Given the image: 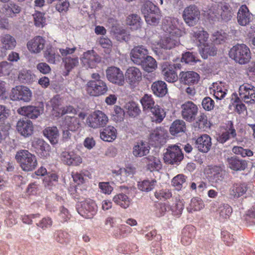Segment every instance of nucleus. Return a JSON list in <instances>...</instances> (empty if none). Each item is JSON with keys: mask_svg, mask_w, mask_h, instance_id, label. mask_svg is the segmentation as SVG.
I'll use <instances>...</instances> for the list:
<instances>
[{"mask_svg": "<svg viewBox=\"0 0 255 255\" xmlns=\"http://www.w3.org/2000/svg\"><path fill=\"white\" fill-rule=\"evenodd\" d=\"M82 64L87 68H93L100 62L99 56L93 50H88L83 53L81 58Z\"/></svg>", "mask_w": 255, "mask_h": 255, "instance_id": "ddd939ff", "label": "nucleus"}, {"mask_svg": "<svg viewBox=\"0 0 255 255\" xmlns=\"http://www.w3.org/2000/svg\"><path fill=\"white\" fill-rule=\"evenodd\" d=\"M195 144L199 151L207 153L212 145L211 138L207 134H202L197 138Z\"/></svg>", "mask_w": 255, "mask_h": 255, "instance_id": "f3484780", "label": "nucleus"}, {"mask_svg": "<svg viewBox=\"0 0 255 255\" xmlns=\"http://www.w3.org/2000/svg\"><path fill=\"white\" fill-rule=\"evenodd\" d=\"M17 131L24 137H29L33 132L34 127L32 122L28 120H20L16 124Z\"/></svg>", "mask_w": 255, "mask_h": 255, "instance_id": "4468645a", "label": "nucleus"}, {"mask_svg": "<svg viewBox=\"0 0 255 255\" xmlns=\"http://www.w3.org/2000/svg\"><path fill=\"white\" fill-rule=\"evenodd\" d=\"M181 149L176 145L169 146L164 154V162L170 164H178L183 159Z\"/></svg>", "mask_w": 255, "mask_h": 255, "instance_id": "20e7f679", "label": "nucleus"}, {"mask_svg": "<svg viewBox=\"0 0 255 255\" xmlns=\"http://www.w3.org/2000/svg\"><path fill=\"white\" fill-rule=\"evenodd\" d=\"M236 131L231 123L230 128L225 132H223L218 137V141L224 143L231 138H235L236 136Z\"/></svg>", "mask_w": 255, "mask_h": 255, "instance_id": "8fccbe9b", "label": "nucleus"}, {"mask_svg": "<svg viewBox=\"0 0 255 255\" xmlns=\"http://www.w3.org/2000/svg\"><path fill=\"white\" fill-rule=\"evenodd\" d=\"M63 61L65 63V67L68 72L77 66L79 63L78 57H67L64 58Z\"/></svg>", "mask_w": 255, "mask_h": 255, "instance_id": "680f3d73", "label": "nucleus"}, {"mask_svg": "<svg viewBox=\"0 0 255 255\" xmlns=\"http://www.w3.org/2000/svg\"><path fill=\"white\" fill-rule=\"evenodd\" d=\"M229 56L240 64L248 63L251 58L250 48L244 44H238L234 46L229 51Z\"/></svg>", "mask_w": 255, "mask_h": 255, "instance_id": "7ed1b4c3", "label": "nucleus"}, {"mask_svg": "<svg viewBox=\"0 0 255 255\" xmlns=\"http://www.w3.org/2000/svg\"><path fill=\"white\" fill-rule=\"evenodd\" d=\"M200 53L204 59L208 58V55L214 56L217 53V48L212 43L206 42L201 46Z\"/></svg>", "mask_w": 255, "mask_h": 255, "instance_id": "72a5a7b5", "label": "nucleus"}, {"mask_svg": "<svg viewBox=\"0 0 255 255\" xmlns=\"http://www.w3.org/2000/svg\"><path fill=\"white\" fill-rule=\"evenodd\" d=\"M145 159L147 168L150 171L159 170L161 169L162 165L159 158L148 156Z\"/></svg>", "mask_w": 255, "mask_h": 255, "instance_id": "a19ab883", "label": "nucleus"}, {"mask_svg": "<svg viewBox=\"0 0 255 255\" xmlns=\"http://www.w3.org/2000/svg\"><path fill=\"white\" fill-rule=\"evenodd\" d=\"M132 231L130 227L126 225H121L114 230L113 236L116 239L126 238L132 232Z\"/></svg>", "mask_w": 255, "mask_h": 255, "instance_id": "c9c22d12", "label": "nucleus"}, {"mask_svg": "<svg viewBox=\"0 0 255 255\" xmlns=\"http://www.w3.org/2000/svg\"><path fill=\"white\" fill-rule=\"evenodd\" d=\"M193 36L200 43V46L208 42L209 35L203 29H195L193 31Z\"/></svg>", "mask_w": 255, "mask_h": 255, "instance_id": "49530a36", "label": "nucleus"}, {"mask_svg": "<svg viewBox=\"0 0 255 255\" xmlns=\"http://www.w3.org/2000/svg\"><path fill=\"white\" fill-rule=\"evenodd\" d=\"M178 37L170 34L169 36L164 37L161 39L158 44L162 48L170 49L178 44Z\"/></svg>", "mask_w": 255, "mask_h": 255, "instance_id": "c756f323", "label": "nucleus"}, {"mask_svg": "<svg viewBox=\"0 0 255 255\" xmlns=\"http://www.w3.org/2000/svg\"><path fill=\"white\" fill-rule=\"evenodd\" d=\"M151 89L153 94L156 96H165L167 94V85L162 81L154 82L152 84Z\"/></svg>", "mask_w": 255, "mask_h": 255, "instance_id": "4c0bfd02", "label": "nucleus"}, {"mask_svg": "<svg viewBox=\"0 0 255 255\" xmlns=\"http://www.w3.org/2000/svg\"><path fill=\"white\" fill-rule=\"evenodd\" d=\"M181 114L183 119L189 122L194 121L198 113V108L192 102H185L181 106Z\"/></svg>", "mask_w": 255, "mask_h": 255, "instance_id": "6e6552de", "label": "nucleus"}, {"mask_svg": "<svg viewBox=\"0 0 255 255\" xmlns=\"http://www.w3.org/2000/svg\"><path fill=\"white\" fill-rule=\"evenodd\" d=\"M124 109L127 116L131 118H136L141 113L138 104L133 101L127 103L124 106Z\"/></svg>", "mask_w": 255, "mask_h": 255, "instance_id": "a878e982", "label": "nucleus"}, {"mask_svg": "<svg viewBox=\"0 0 255 255\" xmlns=\"http://www.w3.org/2000/svg\"><path fill=\"white\" fill-rule=\"evenodd\" d=\"M45 43L44 39L41 36H37L29 41L27 46L31 52L38 53L44 48Z\"/></svg>", "mask_w": 255, "mask_h": 255, "instance_id": "a211bd4d", "label": "nucleus"}, {"mask_svg": "<svg viewBox=\"0 0 255 255\" xmlns=\"http://www.w3.org/2000/svg\"><path fill=\"white\" fill-rule=\"evenodd\" d=\"M237 18L239 25L246 26L252 20L253 14L246 5H242L239 9Z\"/></svg>", "mask_w": 255, "mask_h": 255, "instance_id": "2eb2a0df", "label": "nucleus"}, {"mask_svg": "<svg viewBox=\"0 0 255 255\" xmlns=\"http://www.w3.org/2000/svg\"><path fill=\"white\" fill-rule=\"evenodd\" d=\"M78 212L85 218H92L96 213L95 203L91 200L82 202L81 207L78 209Z\"/></svg>", "mask_w": 255, "mask_h": 255, "instance_id": "9d476101", "label": "nucleus"}, {"mask_svg": "<svg viewBox=\"0 0 255 255\" xmlns=\"http://www.w3.org/2000/svg\"><path fill=\"white\" fill-rule=\"evenodd\" d=\"M165 134V130L160 127L154 129L149 135L150 144L155 146L161 144L164 141Z\"/></svg>", "mask_w": 255, "mask_h": 255, "instance_id": "412c9836", "label": "nucleus"}, {"mask_svg": "<svg viewBox=\"0 0 255 255\" xmlns=\"http://www.w3.org/2000/svg\"><path fill=\"white\" fill-rule=\"evenodd\" d=\"M36 152L41 157L46 158L49 156L50 146L42 139H37L33 143Z\"/></svg>", "mask_w": 255, "mask_h": 255, "instance_id": "5701e85b", "label": "nucleus"}, {"mask_svg": "<svg viewBox=\"0 0 255 255\" xmlns=\"http://www.w3.org/2000/svg\"><path fill=\"white\" fill-rule=\"evenodd\" d=\"M144 17L145 18L146 22L151 25H155L157 24L161 18L160 13H151L148 15H144Z\"/></svg>", "mask_w": 255, "mask_h": 255, "instance_id": "774afa93", "label": "nucleus"}, {"mask_svg": "<svg viewBox=\"0 0 255 255\" xmlns=\"http://www.w3.org/2000/svg\"><path fill=\"white\" fill-rule=\"evenodd\" d=\"M113 200L117 205L125 209L128 207L130 203L129 198L126 195L123 193L115 195Z\"/></svg>", "mask_w": 255, "mask_h": 255, "instance_id": "a18cd8bd", "label": "nucleus"}, {"mask_svg": "<svg viewBox=\"0 0 255 255\" xmlns=\"http://www.w3.org/2000/svg\"><path fill=\"white\" fill-rule=\"evenodd\" d=\"M156 181L155 179L144 180L138 183V189L144 192H149L151 191L155 187Z\"/></svg>", "mask_w": 255, "mask_h": 255, "instance_id": "603ef678", "label": "nucleus"}, {"mask_svg": "<svg viewBox=\"0 0 255 255\" xmlns=\"http://www.w3.org/2000/svg\"><path fill=\"white\" fill-rule=\"evenodd\" d=\"M15 159L21 169L25 171H31L37 165L36 156L27 150H20L16 152Z\"/></svg>", "mask_w": 255, "mask_h": 255, "instance_id": "f03ea898", "label": "nucleus"}, {"mask_svg": "<svg viewBox=\"0 0 255 255\" xmlns=\"http://www.w3.org/2000/svg\"><path fill=\"white\" fill-rule=\"evenodd\" d=\"M71 217V214L67 209L62 206L60 208V213L58 216V219L61 223L67 222Z\"/></svg>", "mask_w": 255, "mask_h": 255, "instance_id": "338daca9", "label": "nucleus"}, {"mask_svg": "<svg viewBox=\"0 0 255 255\" xmlns=\"http://www.w3.org/2000/svg\"><path fill=\"white\" fill-rule=\"evenodd\" d=\"M142 13L144 15H148L151 13H160L159 9L153 3L150 1L145 2L141 7Z\"/></svg>", "mask_w": 255, "mask_h": 255, "instance_id": "864d4df0", "label": "nucleus"}, {"mask_svg": "<svg viewBox=\"0 0 255 255\" xmlns=\"http://www.w3.org/2000/svg\"><path fill=\"white\" fill-rule=\"evenodd\" d=\"M108 122V117L99 110L94 112L86 119V123L88 126L94 128L104 127Z\"/></svg>", "mask_w": 255, "mask_h": 255, "instance_id": "423d86ee", "label": "nucleus"}, {"mask_svg": "<svg viewBox=\"0 0 255 255\" xmlns=\"http://www.w3.org/2000/svg\"><path fill=\"white\" fill-rule=\"evenodd\" d=\"M185 123L181 120H176L171 124L169 131L173 135H176L180 133H184L186 130Z\"/></svg>", "mask_w": 255, "mask_h": 255, "instance_id": "f704fd0d", "label": "nucleus"}, {"mask_svg": "<svg viewBox=\"0 0 255 255\" xmlns=\"http://www.w3.org/2000/svg\"><path fill=\"white\" fill-rule=\"evenodd\" d=\"M71 175L74 182L78 185H81L85 182L86 180L85 177L90 178L91 175L88 171L83 170L79 172H72Z\"/></svg>", "mask_w": 255, "mask_h": 255, "instance_id": "58836bf2", "label": "nucleus"}, {"mask_svg": "<svg viewBox=\"0 0 255 255\" xmlns=\"http://www.w3.org/2000/svg\"><path fill=\"white\" fill-rule=\"evenodd\" d=\"M139 65H141L143 69L147 72H153L157 66L156 60L149 55Z\"/></svg>", "mask_w": 255, "mask_h": 255, "instance_id": "ea45409f", "label": "nucleus"}, {"mask_svg": "<svg viewBox=\"0 0 255 255\" xmlns=\"http://www.w3.org/2000/svg\"><path fill=\"white\" fill-rule=\"evenodd\" d=\"M13 96H31L30 89L26 86H17L11 90Z\"/></svg>", "mask_w": 255, "mask_h": 255, "instance_id": "13d9d810", "label": "nucleus"}, {"mask_svg": "<svg viewBox=\"0 0 255 255\" xmlns=\"http://www.w3.org/2000/svg\"><path fill=\"white\" fill-rule=\"evenodd\" d=\"M0 41L2 45L1 48L6 52L7 50H11L15 48L16 41L15 38L8 34H5L0 37Z\"/></svg>", "mask_w": 255, "mask_h": 255, "instance_id": "cd10ccee", "label": "nucleus"}, {"mask_svg": "<svg viewBox=\"0 0 255 255\" xmlns=\"http://www.w3.org/2000/svg\"><path fill=\"white\" fill-rule=\"evenodd\" d=\"M195 124V127L203 130H206L211 126L210 121H208L207 116L204 113L201 114L198 117Z\"/></svg>", "mask_w": 255, "mask_h": 255, "instance_id": "c03bdc74", "label": "nucleus"}, {"mask_svg": "<svg viewBox=\"0 0 255 255\" xmlns=\"http://www.w3.org/2000/svg\"><path fill=\"white\" fill-rule=\"evenodd\" d=\"M43 133L51 144H54L58 142L59 131L56 127H47L43 130Z\"/></svg>", "mask_w": 255, "mask_h": 255, "instance_id": "2f4dec72", "label": "nucleus"}, {"mask_svg": "<svg viewBox=\"0 0 255 255\" xmlns=\"http://www.w3.org/2000/svg\"><path fill=\"white\" fill-rule=\"evenodd\" d=\"M18 78L22 83H31L34 81L35 75L30 70L23 69L19 71Z\"/></svg>", "mask_w": 255, "mask_h": 255, "instance_id": "de8ad7c7", "label": "nucleus"}, {"mask_svg": "<svg viewBox=\"0 0 255 255\" xmlns=\"http://www.w3.org/2000/svg\"><path fill=\"white\" fill-rule=\"evenodd\" d=\"M200 11L197 6L191 4L185 7L182 17L185 22L189 26L196 25L200 19Z\"/></svg>", "mask_w": 255, "mask_h": 255, "instance_id": "39448f33", "label": "nucleus"}, {"mask_svg": "<svg viewBox=\"0 0 255 255\" xmlns=\"http://www.w3.org/2000/svg\"><path fill=\"white\" fill-rule=\"evenodd\" d=\"M206 12L209 19L213 20L221 19L225 22L230 21L233 15L232 7L226 2H221L212 6Z\"/></svg>", "mask_w": 255, "mask_h": 255, "instance_id": "f257e3e1", "label": "nucleus"}, {"mask_svg": "<svg viewBox=\"0 0 255 255\" xmlns=\"http://www.w3.org/2000/svg\"><path fill=\"white\" fill-rule=\"evenodd\" d=\"M227 90L221 83H214L209 88L210 94L213 96H225Z\"/></svg>", "mask_w": 255, "mask_h": 255, "instance_id": "09e8293b", "label": "nucleus"}, {"mask_svg": "<svg viewBox=\"0 0 255 255\" xmlns=\"http://www.w3.org/2000/svg\"><path fill=\"white\" fill-rule=\"evenodd\" d=\"M62 126L65 129L75 131L80 128L81 123L79 119L77 117L66 116L62 122Z\"/></svg>", "mask_w": 255, "mask_h": 255, "instance_id": "b1692460", "label": "nucleus"}, {"mask_svg": "<svg viewBox=\"0 0 255 255\" xmlns=\"http://www.w3.org/2000/svg\"><path fill=\"white\" fill-rule=\"evenodd\" d=\"M119 171L120 173L117 175V179L119 178L122 182H124L126 180L125 178L122 179L121 176H124V177L131 176L135 172V169L132 167H127L126 168L120 169Z\"/></svg>", "mask_w": 255, "mask_h": 255, "instance_id": "69168bd1", "label": "nucleus"}, {"mask_svg": "<svg viewBox=\"0 0 255 255\" xmlns=\"http://www.w3.org/2000/svg\"><path fill=\"white\" fill-rule=\"evenodd\" d=\"M148 50L143 45L134 46L130 53L131 61L136 65H139L148 56Z\"/></svg>", "mask_w": 255, "mask_h": 255, "instance_id": "1a4fd4ad", "label": "nucleus"}, {"mask_svg": "<svg viewBox=\"0 0 255 255\" xmlns=\"http://www.w3.org/2000/svg\"><path fill=\"white\" fill-rule=\"evenodd\" d=\"M232 212V208L227 204H221L217 210L219 220L221 221H225L229 219Z\"/></svg>", "mask_w": 255, "mask_h": 255, "instance_id": "473e14b6", "label": "nucleus"}, {"mask_svg": "<svg viewBox=\"0 0 255 255\" xmlns=\"http://www.w3.org/2000/svg\"><path fill=\"white\" fill-rule=\"evenodd\" d=\"M196 230L192 225L186 226L182 231L181 243L184 246L189 245L196 236Z\"/></svg>", "mask_w": 255, "mask_h": 255, "instance_id": "dca6fc26", "label": "nucleus"}, {"mask_svg": "<svg viewBox=\"0 0 255 255\" xmlns=\"http://www.w3.org/2000/svg\"><path fill=\"white\" fill-rule=\"evenodd\" d=\"M117 137L116 129L113 126H108L100 132L101 138L105 141L112 142Z\"/></svg>", "mask_w": 255, "mask_h": 255, "instance_id": "7c9ffc66", "label": "nucleus"}, {"mask_svg": "<svg viewBox=\"0 0 255 255\" xmlns=\"http://www.w3.org/2000/svg\"><path fill=\"white\" fill-rule=\"evenodd\" d=\"M151 112L153 116L152 117V121L156 123H161L165 117V113L164 110L158 106H154L151 109Z\"/></svg>", "mask_w": 255, "mask_h": 255, "instance_id": "3c124183", "label": "nucleus"}, {"mask_svg": "<svg viewBox=\"0 0 255 255\" xmlns=\"http://www.w3.org/2000/svg\"><path fill=\"white\" fill-rule=\"evenodd\" d=\"M232 151L235 154L240 155L243 157H250L254 155L252 150L249 149H245L241 146H234Z\"/></svg>", "mask_w": 255, "mask_h": 255, "instance_id": "0e129e2a", "label": "nucleus"}, {"mask_svg": "<svg viewBox=\"0 0 255 255\" xmlns=\"http://www.w3.org/2000/svg\"><path fill=\"white\" fill-rule=\"evenodd\" d=\"M186 177L183 174H178L172 180V185L177 190L181 189L183 184L186 182Z\"/></svg>", "mask_w": 255, "mask_h": 255, "instance_id": "052dcab7", "label": "nucleus"}, {"mask_svg": "<svg viewBox=\"0 0 255 255\" xmlns=\"http://www.w3.org/2000/svg\"><path fill=\"white\" fill-rule=\"evenodd\" d=\"M227 161L229 167L235 171L244 170L248 166L246 160L240 159L236 156L228 157Z\"/></svg>", "mask_w": 255, "mask_h": 255, "instance_id": "aec40b11", "label": "nucleus"}, {"mask_svg": "<svg viewBox=\"0 0 255 255\" xmlns=\"http://www.w3.org/2000/svg\"><path fill=\"white\" fill-rule=\"evenodd\" d=\"M210 178L213 182L219 183L222 181L224 179L225 171L222 167L219 166H214L210 169Z\"/></svg>", "mask_w": 255, "mask_h": 255, "instance_id": "c85d7f7f", "label": "nucleus"}, {"mask_svg": "<svg viewBox=\"0 0 255 255\" xmlns=\"http://www.w3.org/2000/svg\"><path fill=\"white\" fill-rule=\"evenodd\" d=\"M162 74L167 82L173 83L178 79V76L176 71L174 70V67L169 64L165 63L162 65Z\"/></svg>", "mask_w": 255, "mask_h": 255, "instance_id": "393cba45", "label": "nucleus"}, {"mask_svg": "<svg viewBox=\"0 0 255 255\" xmlns=\"http://www.w3.org/2000/svg\"><path fill=\"white\" fill-rule=\"evenodd\" d=\"M70 235L69 234L63 230L56 231L54 234V239L59 243L61 244H67L69 241Z\"/></svg>", "mask_w": 255, "mask_h": 255, "instance_id": "6e6d98bb", "label": "nucleus"}, {"mask_svg": "<svg viewBox=\"0 0 255 255\" xmlns=\"http://www.w3.org/2000/svg\"><path fill=\"white\" fill-rule=\"evenodd\" d=\"M154 196L159 200L165 201L172 197V193L169 189H162L156 191L154 193Z\"/></svg>", "mask_w": 255, "mask_h": 255, "instance_id": "e2e57ef3", "label": "nucleus"}, {"mask_svg": "<svg viewBox=\"0 0 255 255\" xmlns=\"http://www.w3.org/2000/svg\"><path fill=\"white\" fill-rule=\"evenodd\" d=\"M169 206L172 214L175 216H179L181 215L184 207L183 200L176 198Z\"/></svg>", "mask_w": 255, "mask_h": 255, "instance_id": "37998d69", "label": "nucleus"}, {"mask_svg": "<svg viewBox=\"0 0 255 255\" xmlns=\"http://www.w3.org/2000/svg\"><path fill=\"white\" fill-rule=\"evenodd\" d=\"M17 112L19 114L31 119H36L41 113L39 107L31 106L20 107L17 110Z\"/></svg>", "mask_w": 255, "mask_h": 255, "instance_id": "6ab92c4d", "label": "nucleus"}, {"mask_svg": "<svg viewBox=\"0 0 255 255\" xmlns=\"http://www.w3.org/2000/svg\"><path fill=\"white\" fill-rule=\"evenodd\" d=\"M199 79V75L194 71H182L179 74V79L180 81L185 84H197Z\"/></svg>", "mask_w": 255, "mask_h": 255, "instance_id": "4be33fe9", "label": "nucleus"}, {"mask_svg": "<svg viewBox=\"0 0 255 255\" xmlns=\"http://www.w3.org/2000/svg\"><path fill=\"white\" fill-rule=\"evenodd\" d=\"M125 76L128 82L134 84L141 80V73L138 68L131 67L127 69Z\"/></svg>", "mask_w": 255, "mask_h": 255, "instance_id": "bb28decb", "label": "nucleus"}, {"mask_svg": "<svg viewBox=\"0 0 255 255\" xmlns=\"http://www.w3.org/2000/svg\"><path fill=\"white\" fill-rule=\"evenodd\" d=\"M179 24L177 18L166 17L163 19L162 27L164 30L172 36L180 37L183 32L178 28Z\"/></svg>", "mask_w": 255, "mask_h": 255, "instance_id": "0eeeda50", "label": "nucleus"}, {"mask_svg": "<svg viewBox=\"0 0 255 255\" xmlns=\"http://www.w3.org/2000/svg\"><path fill=\"white\" fill-rule=\"evenodd\" d=\"M107 77L113 83L122 85L124 83V76L123 72L118 68L111 67L106 70Z\"/></svg>", "mask_w": 255, "mask_h": 255, "instance_id": "f8f14e48", "label": "nucleus"}, {"mask_svg": "<svg viewBox=\"0 0 255 255\" xmlns=\"http://www.w3.org/2000/svg\"><path fill=\"white\" fill-rule=\"evenodd\" d=\"M125 114V110H124L121 107L115 106L112 118L116 122H122L124 119Z\"/></svg>", "mask_w": 255, "mask_h": 255, "instance_id": "bf43d9fd", "label": "nucleus"}, {"mask_svg": "<svg viewBox=\"0 0 255 255\" xmlns=\"http://www.w3.org/2000/svg\"><path fill=\"white\" fill-rule=\"evenodd\" d=\"M108 88L101 80L90 81L87 84V91L91 96H100L106 94Z\"/></svg>", "mask_w": 255, "mask_h": 255, "instance_id": "9b49d317", "label": "nucleus"}, {"mask_svg": "<svg viewBox=\"0 0 255 255\" xmlns=\"http://www.w3.org/2000/svg\"><path fill=\"white\" fill-rule=\"evenodd\" d=\"M127 24L132 29H137L141 26L140 18L136 14H132L128 16L126 20Z\"/></svg>", "mask_w": 255, "mask_h": 255, "instance_id": "5fc2aeb1", "label": "nucleus"}, {"mask_svg": "<svg viewBox=\"0 0 255 255\" xmlns=\"http://www.w3.org/2000/svg\"><path fill=\"white\" fill-rule=\"evenodd\" d=\"M149 151V147L147 144L141 141L137 143L133 148V154L136 157H142L146 155Z\"/></svg>", "mask_w": 255, "mask_h": 255, "instance_id": "79ce46f5", "label": "nucleus"}, {"mask_svg": "<svg viewBox=\"0 0 255 255\" xmlns=\"http://www.w3.org/2000/svg\"><path fill=\"white\" fill-rule=\"evenodd\" d=\"M240 96H255V87L252 85L245 84L239 88Z\"/></svg>", "mask_w": 255, "mask_h": 255, "instance_id": "4d7b16f0", "label": "nucleus"}, {"mask_svg": "<svg viewBox=\"0 0 255 255\" xmlns=\"http://www.w3.org/2000/svg\"><path fill=\"white\" fill-rule=\"evenodd\" d=\"M246 191V186L241 183H234L229 190L230 195L234 198H239L243 196Z\"/></svg>", "mask_w": 255, "mask_h": 255, "instance_id": "e433bc0d", "label": "nucleus"}]
</instances>
